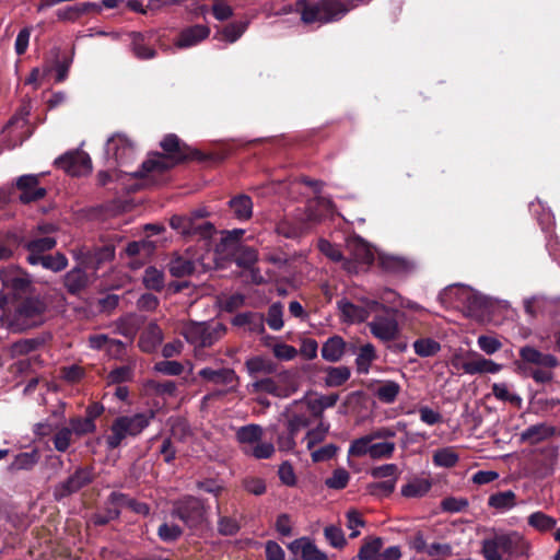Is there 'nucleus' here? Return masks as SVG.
I'll list each match as a JSON object with an SVG mask.
<instances>
[{
	"instance_id": "1",
	"label": "nucleus",
	"mask_w": 560,
	"mask_h": 560,
	"mask_svg": "<svg viewBox=\"0 0 560 560\" xmlns=\"http://www.w3.org/2000/svg\"><path fill=\"white\" fill-rule=\"evenodd\" d=\"M160 147L163 152H150L140 168L133 173V177L140 179L143 187L160 185L164 175L179 164L194 160H207L202 152L191 149L175 133L164 136Z\"/></svg>"
},
{
	"instance_id": "2",
	"label": "nucleus",
	"mask_w": 560,
	"mask_h": 560,
	"mask_svg": "<svg viewBox=\"0 0 560 560\" xmlns=\"http://www.w3.org/2000/svg\"><path fill=\"white\" fill-rule=\"evenodd\" d=\"M357 0H296L294 5L288 4L281 9V13H300L301 21L305 25L329 24L343 19L348 12L357 7Z\"/></svg>"
},
{
	"instance_id": "3",
	"label": "nucleus",
	"mask_w": 560,
	"mask_h": 560,
	"mask_svg": "<svg viewBox=\"0 0 560 560\" xmlns=\"http://www.w3.org/2000/svg\"><path fill=\"white\" fill-rule=\"evenodd\" d=\"M529 544L516 530H494L482 540V555L486 560H512L527 556Z\"/></svg>"
},
{
	"instance_id": "4",
	"label": "nucleus",
	"mask_w": 560,
	"mask_h": 560,
	"mask_svg": "<svg viewBox=\"0 0 560 560\" xmlns=\"http://www.w3.org/2000/svg\"><path fill=\"white\" fill-rule=\"evenodd\" d=\"M515 364L520 372L532 377L536 384H548L553 380L552 370L559 365V361L553 354L527 345L520 349V360Z\"/></svg>"
},
{
	"instance_id": "5",
	"label": "nucleus",
	"mask_w": 560,
	"mask_h": 560,
	"mask_svg": "<svg viewBox=\"0 0 560 560\" xmlns=\"http://www.w3.org/2000/svg\"><path fill=\"white\" fill-rule=\"evenodd\" d=\"M47 310L46 302L37 295H30L13 302L12 311L5 313L9 327L25 331L40 325Z\"/></svg>"
},
{
	"instance_id": "6",
	"label": "nucleus",
	"mask_w": 560,
	"mask_h": 560,
	"mask_svg": "<svg viewBox=\"0 0 560 560\" xmlns=\"http://www.w3.org/2000/svg\"><path fill=\"white\" fill-rule=\"evenodd\" d=\"M154 417L153 410L116 417L109 425L108 434L105 436L107 450L113 451L120 447L127 438L139 436Z\"/></svg>"
},
{
	"instance_id": "7",
	"label": "nucleus",
	"mask_w": 560,
	"mask_h": 560,
	"mask_svg": "<svg viewBox=\"0 0 560 560\" xmlns=\"http://www.w3.org/2000/svg\"><path fill=\"white\" fill-rule=\"evenodd\" d=\"M206 501L195 495H184L173 502L171 516L178 518L189 529L201 528L208 521Z\"/></svg>"
},
{
	"instance_id": "8",
	"label": "nucleus",
	"mask_w": 560,
	"mask_h": 560,
	"mask_svg": "<svg viewBox=\"0 0 560 560\" xmlns=\"http://www.w3.org/2000/svg\"><path fill=\"white\" fill-rule=\"evenodd\" d=\"M95 468L92 465L78 466L62 481L54 487V498L61 501L89 487L96 479Z\"/></svg>"
},
{
	"instance_id": "9",
	"label": "nucleus",
	"mask_w": 560,
	"mask_h": 560,
	"mask_svg": "<svg viewBox=\"0 0 560 560\" xmlns=\"http://www.w3.org/2000/svg\"><path fill=\"white\" fill-rule=\"evenodd\" d=\"M337 305L342 322L349 324L363 323L373 315V313L380 312L383 308V303H381L380 300L366 296L358 298L357 303L342 299L338 301Z\"/></svg>"
},
{
	"instance_id": "10",
	"label": "nucleus",
	"mask_w": 560,
	"mask_h": 560,
	"mask_svg": "<svg viewBox=\"0 0 560 560\" xmlns=\"http://www.w3.org/2000/svg\"><path fill=\"white\" fill-rule=\"evenodd\" d=\"M225 331L226 328L221 323L208 324L191 322L185 326L183 335L189 343L196 347L207 348L222 338Z\"/></svg>"
},
{
	"instance_id": "11",
	"label": "nucleus",
	"mask_w": 560,
	"mask_h": 560,
	"mask_svg": "<svg viewBox=\"0 0 560 560\" xmlns=\"http://www.w3.org/2000/svg\"><path fill=\"white\" fill-rule=\"evenodd\" d=\"M397 310L385 306L373 313V320L368 324L371 334L383 342L394 341L399 336V325L396 318Z\"/></svg>"
},
{
	"instance_id": "12",
	"label": "nucleus",
	"mask_w": 560,
	"mask_h": 560,
	"mask_svg": "<svg viewBox=\"0 0 560 560\" xmlns=\"http://www.w3.org/2000/svg\"><path fill=\"white\" fill-rule=\"evenodd\" d=\"M170 225L186 238L209 240L215 231L211 222L198 221L187 214L173 215Z\"/></svg>"
},
{
	"instance_id": "13",
	"label": "nucleus",
	"mask_w": 560,
	"mask_h": 560,
	"mask_svg": "<svg viewBox=\"0 0 560 560\" xmlns=\"http://www.w3.org/2000/svg\"><path fill=\"white\" fill-rule=\"evenodd\" d=\"M115 257V245L107 243L92 248H82L78 252L75 259L84 269L91 271L93 276L103 267L104 264L112 261Z\"/></svg>"
},
{
	"instance_id": "14",
	"label": "nucleus",
	"mask_w": 560,
	"mask_h": 560,
	"mask_svg": "<svg viewBox=\"0 0 560 560\" xmlns=\"http://www.w3.org/2000/svg\"><path fill=\"white\" fill-rule=\"evenodd\" d=\"M1 281L3 289L11 294L14 301L30 296L32 291V279L30 275L19 267L9 268L1 272Z\"/></svg>"
},
{
	"instance_id": "15",
	"label": "nucleus",
	"mask_w": 560,
	"mask_h": 560,
	"mask_svg": "<svg viewBox=\"0 0 560 560\" xmlns=\"http://www.w3.org/2000/svg\"><path fill=\"white\" fill-rule=\"evenodd\" d=\"M55 165L71 176H81L92 171V161L83 151H69L55 160Z\"/></svg>"
},
{
	"instance_id": "16",
	"label": "nucleus",
	"mask_w": 560,
	"mask_h": 560,
	"mask_svg": "<svg viewBox=\"0 0 560 560\" xmlns=\"http://www.w3.org/2000/svg\"><path fill=\"white\" fill-rule=\"evenodd\" d=\"M105 152L117 165H126L133 159L135 147L126 135L116 133L107 140Z\"/></svg>"
},
{
	"instance_id": "17",
	"label": "nucleus",
	"mask_w": 560,
	"mask_h": 560,
	"mask_svg": "<svg viewBox=\"0 0 560 560\" xmlns=\"http://www.w3.org/2000/svg\"><path fill=\"white\" fill-rule=\"evenodd\" d=\"M40 175L26 174L22 175L16 179V189L21 191L19 200L24 203H31L34 201L42 200L47 190L44 187H39Z\"/></svg>"
},
{
	"instance_id": "18",
	"label": "nucleus",
	"mask_w": 560,
	"mask_h": 560,
	"mask_svg": "<svg viewBox=\"0 0 560 560\" xmlns=\"http://www.w3.org/2000/svg\"><path fill=\"white\" fill-rule=\"evenodd\" d=\"M376 264L382 272L394 277H405L415 268L408 258L389 254H378Z\"/></svg>"
},
{
	"instance_id": "19",
	"label": "nucleus",
	"mask_w": 560,
	"mask_h": 560,
	"mask_svg": "<svg viewBox=\"0 0 560 560\" xmlns=\"http://www.w3.org/2000/svg\"><path fill=\"white\" fill-rule=\"evenodd\" d=\"M198 375L207 382L228 386L226 393L234 392L238 385V376L235 371L230 368H222L214 370L211 368H203L198 372Z\"/></svg>"
},
{
	"instance_id": "20",
	"label": "nucleus",
	"mask_w": 560,
	"mask_h": 560,
	"mask_svg": "<svg viewBox=\"0 0 560 560\" xmlns=\"http://www.w3.org/2000/svg\"><path fill=\"white\" fill-rule=\"evenodd\" d=\"M210 32V27L203 24H195L187 26L178 33L174 42V45L178 49L194 47L200 44L206 38H208Z\"/></svg>"
},
{
	"instance_id": "21",
	"label": "nucleus",
	"mask_w": 560,
	"mask_h": 560,
	"mask_svg": "<svg viewBox=\"0 0 560 560\" xmlns=\"http://www.w3.org/2000/svg\"><path fill=\"white\" fill-rule=\"evenodd\" d=\"M90 276L88 270L78 262L77 267L69 270L63 277V285L71 295H77L88 288Z\"/></svg>"
},
{
	"instance_id": "22",
	"label": "nucleus",
	"mask_w": 560,
	"mask_h": 560,
	"mask_svg": "<svg viewBox=\"0 0 560 560\" xmlns=\"http://www.w3.org/2000/svg\"><path fill=\"white\" fill-rule=\"evenodd\" d=\"M152 32H132L130 34L133 55L140 60H149L156 57V50L149 45Z\"/></svg>"
},
{
	"instance_id": "23",
	"label": "nucleus",
	"mask_w": 560,
	"mask_h": 560,
	"mask_svg": "<svg viewBox=\"0 0 560 560\" xmlns=\"http://www.w3.org/2000/svg\"><path fill=\"white\" fill-rule=\"evenodd\" d=\"M346 347L347 343L343 338L339 335H334L323 343L320 349L322 358L327 362H339L346 352Z\"/></svg>"
},
{
	"instance_id": "24",
	"label": "nucleus",
	"mask_w": 560,
	"mask_h": 560,
	"mask_svg": "<svg viewBox=\"0 0 560 560\" xmlns=\"http://www.w3.org/2000/svg\"><path fill=\"white\" fill-rule=\"evenodd\" d=\"M232 325L236 327L246 326L250 332L260 335L265 332V317L260 313L244 312L238 313L232 319Z\"/></svg>"
},
{
	"instance_id": "25",
	"label": "nucleus",
	"mask_w": 560,
	"mask_h": 560,
	"mask_svg": "<svg viewBox=\"0 0 560 560\" xmlns=\"http://www.w3.org/2000/svg\"><path fill=\"white\" fill-rule=\"evenodd\" d=\"M57 241L52 236H35L30 240L23 237V246L27 252V256L43 257L47 252L54 249Z\"/></svg>"
},
{
	"instance_id": "26",
	"label": "nucleus",
	"mask_w": 560,
	"mask_h": 560,
	"mask_svg": "<svg viewBox=\"0 0 560 560\" xmlns=\"http://www.w3.org/2000/svg\"><path fill=\"white\" fill-rule=\"evenodd\" d=\"M26 261L30 265H40L47 270L59 272L68 266V258L61 254L56 253L55 255L46 254L43 257L26 256Z\"/></svg>"
},
{
	"instance_id": "27",
	"label": "nucleus",
	"mask_w": 560,
	"mask_h": 560,
	"mask_svg": "<svg viewBox=\"0 0 560 560\" xmlns=\"http://www.w3.org/2000/svg\"><path fill=\"white\" fill-rule=\"evenodd\" d=\"M163 334L161 328L151 323L139 338V347L143 352L152 353L161 345Z\"/></svg>"
},
{
	"instance_id": "28",
	"label": "nucleus",
	"mask_w": 560,
	"mask_h": 560,
	"mask_svg": "<svg viewBox=\"0 0 560 560\" xmlns=\"http://www.w3.org/2000/svg\"><path fill=\"white\" fill-rule=\"evenodd\" d=\"M228 203L236 219L244 221L252 218L253 201L249 196L244 194L237 195L233 197Z\"/></svg>"
},
{
	"instance_id": "29",
	"label": "nucleus",
	"mask_w": 560,
	"mask_h": 560,
	"mask_svg": "<svg viewBox=\"0 0 560 560\" xmlns=\"http://www.w3.org/2000/svg\"><path fill=\"white\" fill-rule=\"evenodd\" d=\"M463 369L468 374H482V373H498L501 371L502 365L492 360L483 357H478L475 360L467 361L463 364Z\"/></svg>"
},
{
	"instance_id": "30",
	"label": "nucleus",
	"mask_w": 560,
	"mask_h": 560,
	"mask_svg": "<svg viewBox=\"0 0 560 560\" xmlns=\"http://www.w3.org/2000/svg\"><path fill=\"white\" fill-rule=\"evenodd\" d=\"M23 244V236L15 232H7L0 236V261L8 260Z\"/></svg>"
},
{
	"instance_id": "31",
	"label": "nucleus",
	"mask_w": 560,
	"mask_h": 560,
	"mask_svg": "<svg viewBox=\"0 0 560 560\" xmlns=\"http://www.w3.org/2000/svg\"><path fill=\"white\" fill-rule=\"evenodd\" d=\"M142 283L148 290L161 292L165 287V275L162 270L150 266L144 270Z\"/></svg>"
},
{
	"instance_id": "32",
	"label": "nucleus",
	"mask_w": 560,
	"mask_h": 560,
	"mask_svg": "<svg viewBox=\"0 0 560 560\" xmlns=\"http://www.w3.org/2000/svg\"><path fill=\"white\" fill-rule=\"evenodd\" d=\"M323 371L327 374L325 385L328 387H338L343 385L351 375V371L348 366H326Z\"/></svg>"
},
{
	"instance_id": "33",
	"label": "nucleus",
	"mask_w": 560,
	"mask_h": 560,
	"mask_svg": "<svg viewBox=\"0 0 560 560\" xmlns=\"http://www.w3.org/2000/svg\"><path fill=\"white\" fill-rule=\"evenodd\" d=\"M375 347L372 343H365L360 348L355 358L357 371L359 374H366L374 360H376Z\"/></svg>"
},
{
	"instance_id": "34",
	"label": "nucleus",
	"mask_w": 560,
	"mask_h": 560,
	"mask_svg": "<svg viewBox=\"0 0 560 560\" xmlns=\"http://www.w3.org/2000/svg\"><path fill=\"white\" fill-rule=\"evenodd\" d=\"M401 390L400 385L395 381H383L375 392L377 399L384 404H393Z\"/></svg>"
},
{
	"instance_id": "35",
	"label": "nucleus",
	"mask_w": 560,
	"mask_h": 560,
	"mask_svg": "<svg viewBox=\"0 0 560 560\" xmlns=\"http://www.w3.org/2000/svg\"><path fill=\"white\" fill-rule=\"evenodd\" d=\"M516 504V495L512 490L493 493L488 499V505L499 511L512 509Z\"/></svg>"
},
{
	"instance_id": "36",
	"label": "nucleus",
	"mask_w": 560,
	"mask_h": 560,
	"mask_svg": "<svg viewBox=\"0 0 560 560\" xmlns=\"http://www.w3.org/2000/svg\"><path fill=\"white\" fill-rule=\"evenodd\" d=\"M262 438V429L258 424H247L237 429L236 440L240 444L252 445L260 442Z\"/></svg>"
},
{
	"instance_id": "37",
	"label": "nucleus",
	"mask_w": 560,
	"mask_h": 560,
	"mask_svg": "<svg viewBox=\"0 0 560 560\" xmlns=\"http://www.w3.org/2000/svg\"><path fill=\"white\" fill-rule=\"evenodd\" d=\"M465 305L471 314L483 315L490 307V301L477 292H468L465 296Z\"/></svg>"
},
{
	"instance_id": "38",
	"label": "nucleus",
	"mask_w": 560,
	"mask_h": 560,
	"mask_svg": "<svg viewBox=\"0 0 560 560\" xmlns=\"http://www.w3.org/2000/svg\"><path fill=\"white\" fill-rule=\"evenodd\" d=\"M168 270L176 278L190 276L195 271V262L183 256H176L170 260Z\"/></svg>"
},
{
	"instance_id": "39",
	"label": "nucleus",
	"mask_w": 560,
	"mask_h": 560,
	"mask_svg": "<svg viewBox=\"0 0 560 560\" xmlns=\"http://www.w3.org/2000/svg\"><path fill=\"white\" fill-rule=\"evenodd\" d=\"M383 547V539L381 537H370L363 540L362 546L358 552L359 560H373L380 555Z\"/></svg>"
},
{
	"instance_id": "40",
	"label": "nucleus",
	"mask_w": 560,
	"mask_h": 560,
	"mask_svg": "<svg viewBox=\"0 0 560 560\" xmlns=\"http://www.w3.org/2000/svg\"><path fill=\"white\" fill-rule=\"evenodd\" d=\"M527 523L530 527L540 533H546L555 528L557 521L555 517L541 512L536 511L527 517Z\"/></svg>"
},
{
	"instance_id": "41",
	"label": "nucleus",
	"mask_w": 560,
	"mask_h": 560,
	"mask_svg": "<svg viewBox=\"0 0 560 560\" xmlns=\"http://www.w3.org/2000/svg\"><path fill=\"white\" fill-rule=\"evenodd\" d=\"M39 458L40 455L37 450L19 453L10 468L13 470H31L38 463Z\"/></svg>"
},
{
	"instance_id": "42",
	"label": "nucleus",
	"mask_w": 560,
	"mask_h": 560,
	"mask_svg": "<svg viewBox=\"0 0 560 560\" xmlns=\"http://www.w3.org/2000/svg\"><path fill=\"white\" fill-rule=\"evenodd\" d=\"M553 434V429L545 424L530 425L522 432V440L536 444Z\"/></svg>"
},
{
	"instance_id": "43",
	"label": "nucleus",
	"mask_w": 560,
	"mask_h": 560,
	"mask_svg": "<svg viewBox=\"0 0 560 560\" xmlns=\"http://www.w3.org/2000/svg\"><path fill=\"white\" fill-rule=\"evenodd\" d=\"M258 260L257 250L250 246L238 245L235 262L238 267L250 269Z\"/></svg>"
},
{
	"instance_id": "44",
	"label": "nucleus",
	"mask_w": 560,
	"mask_h": 560,
	"mask_svg": "<svg viewBox=\"0 0 560 560\" xmlns=\"http://www.w3.org/2000/svg\"><path fill=\"white\" fill-rule=\"evenodd\" d=\"M432 459L438 467L452 468L458 463L459 456L451 447H444L435 451Z\"/></svg>"
},
{
	"instance_id": "45",
	"label": "nucleus",
	"mask_w": 560,
	"mask_h": 560,
	"mask_svg": "<svg viewBox=\"0 0 560 560\" xmlns=\"http://www.w3.org/2000/svg\"><path fill=\"white\" fill-rule=\"evenodd\" d=\"M431 489L430 481L425 479L408 482L401 488V494L406 498H420L427 494Z\"/></svg>"
},
{
	"instance_id": "46",
	"label": "nucleus",
	"mask_w": 560,
	"mask_h": 560,
	"mask_svg": "<svg viewBox=\"0 0 560 560\" xmlns=\"http://www.w3.org/2000/svg\"><path fill=\"white\" fill-rule=\"evenodd\" d=\"M183 534V528L177 524H168L164 522L158 528V537L160 540L167 544L177 541Z\"/></svg>"
},
{
	"instance_id": "47",
	"label": "nucleus",
	"mask_w": 560,
	"mask_h": 560,
	"mask_svg": "<svg viewBox=\"0 0 560 560\" xmlns=\"http://www.w3.org/2000/svg\"><path fill=\"white\" fill-rule=\"evenodd\" d=\"M246 368L249 374L266 373L272 374L276 372V364L271 360L261 357H254L246 361Z\"/></svg>"
},
{
	"instance_id": "48",
	"label": "nucleus",
	"mask_w": 560,
	"mask_h": 560,
	"mask_svg": "<svg viewBox=\"0 0 560 560\" xmlns=\"http://www.w3.org/2000/svg\"><path fill=\"white\" fill-rule=\"evenodd\" d=\"M396 486V479H388L384 481H376L368 485V492L376 498H387L389 497Z\"/></svg>"
},
{
	"instance_id": "49",
	"label": "nucleus",
	"mask_w": 560,
	"mask_h": 560,
	"mask_svg": "<svg viewBox=\"0 0 560 560\" xmlns=\"http://www.w3.org/2000/svg\"><path fill=\"white\" fill-rule=\"evenodd\" d=\"M372 442L373 440L370 433L353 440L348 450V455L352 457H362L365 455L370 456Z\"/></svg>"
},
{
	"instance_id": "50",
	"label": "nucleus",
	"mask_w": 560,
	"mask_h": 560,
	"mask_svg": "<svg viewBox=\"0 0 560 560\" xmlns=\"http://www.w3.org/2000/svg\"><path fill=\"white\" fill-rule=\"evenodd\" d=\"M283 305L280 302H275L268 307L267 318L265 319L269 328L272 330H280L283 327Z\"/></svg>"
},
{
	"instance_id": "51",
	"label": "nucleus",
	"mask_w": 560,
	"mask_h": 560,
	"mask_svg": "<svg viewBox=\"0 0 560 560\" xmlns=\"http://www.w3.org/2000/svg\"><path fill=\"white\" fill-rule=\"evenodd\" d=\"M120 516V511L108 503V499L105 502L103 511L95 513L92 517L93 524L96 526H104L112 521L117 520Z\"/></svg>"
},
{
	"instance_id": "52",
	"label": "nucleus",
	"mask_w": 560,
	"mask_h": 560,
	"mask_svg": "<svg viewBox=\"0 0 560 560\" xmlns=\"http://www.w3.org/2000/svg\"><path fill=\"white\" fill-rule=\"evenodd\" d=\"M415 352L422 358L432 357L436 354L441 346L438 341L430 338H421L413 343Z\"/></svg>"
},
{
	"instance_id": "53",
	"label": "nucleus",
	"mask_w": 560,
	"mask_h": 560,
	"mask_svg": "<svg viewBox=\"0 0 560 560\" xmlns=\"http://www.w3.org/2000/svg\"><path fill=\"white\" fill-rule=\"evenodd\" d=\"M324 536L328 544L337 549H342L347 545L343 530L336 525H328L324 528Z\"/></svg>"
},
{
	"instance_id": "54",
	"label": "nucleus",
	"mask_w": 560,
	"mask_h": 560,
	"mask_svg": "<svg viewBox=\"0 0 560 560\" xmlns=\"http://www.w3.org/2000/svg\"><path fill=\"white\" fill-rule=\"evenodd\" d=\"M493 396L501 400V401H508L511 402L513 406L520 407L522 404V398L516 395L512 394L509 390V387L505 383H494L491 387Z\"/></svg>"
},
{
	"instance_id": "55",
	"label": "nucleus",
	"mask_w": 560,
	"mask_h": 560,
	"mask_svg": "<svg viewBox=\"0 0 560 560\" xmlns=\"http://www.w3.org/2000/svg\"><path fill=\"white\" fill-rule=\"evenodd\" d=\"M69 429L72 430V434L82 436L89 433H93L96 430V424L85 417H72L69 420Z\"/></svg>"
},
{
	"instance_id": "56",
	"label": "nucleus",
	"mask_w": 560,
	"mask_h": 560,
	"mask_svg": "<svg viewBox=\"0 0 560 560\" xmlns=\"http://www.w3.org/2000/svg\"><path fill=\"white\" fill-rule=\"evenodd\" d=\"M44 340L40 338L22 339L12 345V353L14 355H25L37 350Z\"/></svg>"
},
{
	"instance_id": "57",
	"label": "nucleus",
	"mask_w": 560,
	"mask_h": 560,
	"mask_svg": "<svg viewBox=\"0 0 560 560\" xmlns=\"http://www.w3.org/2000/svg\"><path fill=\"white\" fill-rule=\"evenodd\" d=\"M349 479L350 475L345 468H337L332 471L331 477L325 480V485L329 489L341 490L348 486Z\"/></svg>"
},
{
	"instance_id": "58",
	"label": "nucleus",
	"mask_w": 560,
	"mask_h": 560,
	"mask_svg": "<svg viewBox=\"0 0 560 560\" xmlns=\"http://www.w3.org/2000/svg\"><path fill=\"white\" fill-rule=\"evenodd\" d=\"M154 371L163 375L177 376L184 372V365L178 361L163 360L155 362Z\"/></svg>"
},
{
	"instance_id": "59",
	"label": "nucleus",
	"mask_w": 560,
	"mask_h": 560,
	"mask_svg": "<svg viewBox=\"0 0 560 560\" xmlns=\"http://www.w3.org/2000/svg\"><path fill=\"white\" fill-rule=\"evenodd\" d=\"M73 58L68 54H63L60 58L57 57L54 69L56 71V82L61 83L68 78L69 69L72 65Z\"/></svg>"
},
{
	"instance_id": "60",
	"label": "nucleus",
	"mask_w": 560,
	"mask_h": 560,
	"mask_svg": "<svg viewBox=\"0 0 560 560\" xmlns=\"http://www.w3.org/2000/svg\"><path fill=\"white\" fill-rule=\"evenodd\" d=\"M241 529L240 523L231 516H219L218 533L222 536H234Z\"/></svg>"
},
{
	"instance_id": "61",
	"label": "nucleus",
	"mask_w": 560,
	"mask_h": 560,
	"mask_svg": "<svg viewBox=\"0 0 560 560\" xmlns=\"http://www.w3.org/2000/svg\"><path fill=\"white\" fill-rule=\"evenodd\" d=\"M395 451L394 442L371 443L370 457L372 459L390 458Z\"/></svg>"
},
{
	"instance_id": "62",
	"label": "nucleus",
	"mask_w": 560,
	"mask_h": 560,
	"mask_svg": "<svg viewBox=\"0 0 560 560\" xmlns=\"http://www.w3.org/2000/svg\"><path fill=\"white\" fill-rule=\"evenodd\" d=\"M72 430L68 427L59 429L52 436V443L58 452H66L71 445Z\"/></svg>"
},
{
	"instance_id": "63",
	"label": "nucleus",
	"mask_w": 560,
	"mask_h": 560,
	"mask_svg": "<svg viewBox=\"0 0 560 560\" xmlns=\"http://www.w3.org/2000/svg\"><path fill=\"white\" fill-rule=\"evenodd\" d=\"M246 28L247 23L233 22L223 27L222 36L226 42L234 43L244 34Z\"/></svg>"
},
{
	"instance_id": "64",
	"label": "nucleus",
	"mask_w": 560,
	"mask_h": 560,
	"mask_svg": "<svg viewBox=\"0 0 560 560\" xmlns=\"http://www.w3.org/2000/svg\"><path fill=\"white\" fill-rule=\"evenodd\" d=\"M301 558L303 560H328L327 555L319 550L310 539L303 546Z\"/></svg>"
}]
</instances>
